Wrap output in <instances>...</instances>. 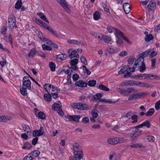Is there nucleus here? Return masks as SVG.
Instances as JSON below:
<instances>
[{
    "instance_id": "nucleus-4",
    "label": "nucleus",
    "mask_w": 160,
    "mask_h": 160,
    "mask_svg": "<svg viewBox=\"0 0 160 160\" xmlns=\"http://www.w3.org/2000/svg\"><path fill=\"white\" fill-rule=\"evenodd\" d=\"M138 81L134 80H125L122 82L121 85L122 86H137Z\"/></svg>"
},
{
    "instance_id": "nucleus-29",
    "label": "nucleus",
    "mask_w": 160,
    "mask_h": 160,
    "mask_svg": "<svg viewBox=\"0 0 160 160\" xmlns=\"http://www.w3.org/2000/svg\"><path fill=\"white\" fill-rule=\"evenodd\" d=\"M100 13L97 11H96L93 14V17L94 19L95 20H98L100 18Z\"/></svg>"
},
{
    "instance_id": "nucleus-23",
    "label": "nucleus",
    "mask_w": 160,
    "mask_h": 160,
    "mask_svg": "<svg viewBox=\"0 0 160 160\" xmlns=\"http://www.w3.org/2000/svg\"><path fill=\"white\" fill-rule=\"evenodd\" d=\"M40 152L38 150H34L30 153L33 158L37 157L40 154Z\"/></svg>"
},
{
    "instance_id": "nucleus-26",
    "label": "nucleus",
    "mask_w": 160,
    "mask_h": 160,
    "mask_svg": "<svg viewBox=\"0 0 160 160\" xmlns=\"http://www.w3.org/2000/svg\"><path fill=\"white\" fill-rule=\"evenodd\" d=\"M102 97V94L100 93L96 94L93 96V98L96 101L100 100Z\"/></svg>"
},
{
    "instance_id": "nucleus-59",
    "label": "nucleus",
    "mask_w": 160,
    "mask_h": 160,
    "mask_svg": "<svg viewBox=\"0 0 160 160\" xmlns=\"http://www.w3.org/2000/svg\"><path fill=\"white\" fill-rule=\"evenodd\" d=\"M118 92L121 94L124 95V96H127L126 90H125L123 89L119 88L118 89Z\"/></svg>"
},
{
    "instance_id": "nucleus-19",
    "label": "nucleus",
    "mask_w": 160,
    "mask_h": 160,
    "mask_svg": "<svg viewBox=\"0 0 160 160\" xmlns=\"http://www.w3.org/2000/svg\"><path fill=\"white\" fill-rule=\"evenodd\" d=\"M68 43L74 44L76 45H80L82 44L81 41L75 40H69L67 41Z\"/></svg>"
},
{
    "instance_id": "nucleus-9",
    "label": "nucleus",
    "mask_w": 160,
    "mask_h": 160,
    "mask_svg": "<svg viewBox=\"0 0 160 160\" xmlns=\"http://www.w3.org/2000/svg\"><path fill=\"white\" fill-rule=\"evenodd\" d=\"M123 8L125 13H128L131 10V7L130 5L128 3H125L123 5Z\"/></svg>"
},
{
    "instance_id": "nucleus-13",
    "label": "nucleus",
    "mask_w": 160,
    "mask_h": 160,
    "mask_svg": "<svg viewBox=\"0 0 160 160\" xmlns=\"http://www.w3.org/2000/svg\"><path fill=\"white\" fill-rule=\"evenodd\" d=\"M81 117L80 115L69 116H68V119L70 120H72L76 122H78Z\"/></svg>"
},
{
    "instance_id": "nucleus-51",
    "label": "nucleus",
    "mask_w": 160,
    "mask_h": 160,
    "mask_svg": "<svg viewBox=\"0 0 160 160\" xmlns=\"http://www.w3.org/2000/svg\"><path fill=\"white\" fill-rule=\"evenodd\" d=\"M131 118L133 120L132 123H133L138 122V116L136 115L131 116Z\"/></svg>"
},
{
    "instance_id": "nucleus-20",
    "label": "nucleus",
    "mask_w": 160,
    "mask_h": 160,
    "mask_svg": "<svg viewBox=\"0 0 160 160\" xmlns=\"http://www.w3.org/2000/svg\"><path fill=\"white\" fill-rule=\"evenodd\" d=\"M118 49L115 47L111 46L108 49V52L111 53H116L118 52Z\"/></svg>"
},
{
    "instance_id": "nucleus-41",
    "label": "nucleus",
    "mask_w": 160,
    "mask_h": 160,
    "mask_svg": "<svg viewBox=\"0 0 160 160\" xmlns=\"http://www.w3.org/2000/svg\"><path fill=\"white\" fill-rule=\"evenodd\" d=\"M27 89L23 87H22V88H20V90L21 94L23 95H27V93L26 90Z\"/></svg>"
},
{
    "instance_id": "nucleus-44",
    "label": "nucleus",
    "mask_w": 160,
    "mask_h": 160,
    "mask_svg": "<svg viewBox=\"0 0 160 160\" xmlns=\"http://www.w3.org/2000/svg\"><path fill=\"white\" fill-rule=\"evenodd\" d=\"M98 88L106 91H108L109 90V89L108 87L103 85H99L98 86Z\"/></svg>"
},
{
    "instance_id": "nucleus-14",
    "label": "nucleus",
    "mask_w": 160,
    "mask_h": 160,
    "mask_svg": "<svg viewBox=\"0 0 160 160\" xmlns=\"http://www.w3.org/2000/svg\"><path fill=\"white\" fill-rule=\"evenodd\" d=\"M45 29H47L49 32L56 37H58L57 32L54 30L50 26L48 25L47 27H46Z\"/></svg>"
},
{
    "instance_id": "nucleus-37",
    "label": "nucleus",
    "mask_w": 160,
    "mask_h": 160,
    "mask_svg": "<svg viewBox=\"0 0 160 160\" xmlns=\"http://www.w3.org/2000/svg\"><path fill=\"white\" fill-rule=\"evenodd\" d=\"M116 42L117 45L119 47H122L123 46V43L122 41L118 37L117 35H116Z\"/></svg>"
},
{
    "instance_id": "nucleus-22",
    "label": "nucleus",
    "mask_w": 160,
    "mask_h": 160,
    "mask_svg": "<svg viewBox=\"0 0 160 160\" xmlns=\"http://www.w3.org/2000/svg\"><path fill=\"white\" fill-rule=\"evenodd\" d=\"M16 24V21H12L11 19H8V25L10 28H13Z\"/></svg>"
},
{
    "instance_id": "nucleus-33",
    "label": "nucleus",
    "mask_w": 160,
    "mask_h": 160,
    "mask_svg": "<svg viewBox=\"0 0 160 160\" xmlns=\"http://www.w3.org/2000/svg\"><path fill=\"white\" fill-rule=\"evenodd\" d=\"M153 37L151 34H149L148 36H146L145 38V40L147 42H149L151 40H153Z\"/></svg>"
},
{
    "instance_id": "nucleus-31",
    "label": "nucleus",
    "mask_w": 160,
    "mask_h": 160,
    "mask_svg": "<svg viewBox=\"0 0 160 160\" xmlns=\"http://www.w3.org/2000/svg\"><path fill=\"white\" fill-rule=\"evenodd\" d=\"M81 110H88L90 109L92 107L86 104H82Z\"/></svg>"
},
{
    "instance_id": "nucleus-43",
    "label": "nucleus",
    "mask_w": 160,
    "mask_h": 160,
    "mask_svg": "<svg viewBox=\"0 0 160 160\" xmlns=\"http://www.w3.org/2000/svg\"><path fill=\"white\" fill-rule=\"evenodd\" d=\"M154 108H150L149 109L148 111L145 113V115L147 116H152L154 113Z\"/></svg>"
},
{
    "instance_id": "nucleus-27",
    "label": "nucleus",
    "mask_w": 160,
    "mask_h": 160,
    "mask_svg": "<svg viewBox=\"0 0 160 160\" xmlns=\"http://www.w3.org/2000/svg\"><path fill=\"white\" fill-rule=\"evenodd\" d=\"M22 2L21 0H18L15 4V8L17 9H19L21 7Z\"/></svg>"
},
{
    "instance_id": "nucleus-45",
    "label": "nucleus",
    "mask_w": 160,
    "mask_h": 160,
    "mask_svg": "<svg viewBox=\"0 0 160 160\" xmlns=\"http://www.w3.org/2000/svg\"><path fill=\"white\" fill-rule=\"evenodd\" d=\"M67 57V55L66 54H61L58 55V58H59L61 60L66 59Z\"/></svg>"
},
{
    "instance_id": "nucleus-1",
    "label": "nucleus",
    "mask_w": 160,
    "mask_h": 160,
    "mask_svg": "<svg viewBox=\"0 0 160 160\" xmlns=\"http://www.w3.org/2000/svg\"><path fill=\"white\" fill-rule=\"evenodd\" d=\"M135 127L132 128L128 130H125V133L128 135H132L131 139L133 141H135L137 140L140 136V135L138 133L137 130Z\"/></svg>"
},
{
    "instance_id": "nucleus-17",
    "label": "nucleus",
    "mask_w": 160,
    "mask_h": 160,
    "mask_svg": "<svg viewBox=\"0 0 160 160\" xmlns=\"http://www.w3.org/2000/svg\"><path fill=\"white\" fill-rule=\"evenodd\" d=\"M138 92L137 90L133 88H129L126 90L127 96L130 95L132 92L133 93H136Z\"/></svg>"
},
{
    "instance_id": "nucleus-32",
    "label": "nucleus",
    "mask_w": 160,
    "mask_h": 160,
    "mask_svg": "<svg viewBox=\"0 0 160 160\" xmlns=\"http://www.w3.org/2000/svg\"><path fill=\"white\" fill-rule=\"evenodd\" d=\"M143 127L142 123L137 126L135 127V128L137 130L138 133L140 136L141 134L142 131L139 129V128H142Z\"/></svg>"
},
{
    "instance_id": "nucleus-42",
    "label": "nucleus",
    "mask_w": 160,
    "mask_h": 160,
    "mask_svg": "<svg viewBox=\"0 0 160 160\" xmlns=\"http://www.w3.org/2000/svg\"><path fill=\"white\" fill-rule=\"evenodd\" d=\"M105 42L109 43L111 41V37H109L107 36L104 35L103 40Z\"/></svg>"
},
{
    "instance_id": "nucleus-35",
    "label": "nucleus",
    "mask_w": 160,
    "mask_h": 160,
    "mask_svg": "<svg viewBox=\"0 0 160 160\" xmlns=\"http://www.w3.org/2000/svg\"><path fill=\"white\" fill-rule=\"evenodd\" d=\"M145 76V79L150 78V79H156L158 77V76L155 75H152L149 74H144Z\"/></svg>"
},
{
    "instance_id": "nucleus-56",
    "label": "nucleus",
    "mask_w": 160,
    "mask_h": 160,
    "mask_svg": "<svg viewBox=\"0 0 160 160\" xmlns=\"http://www.w3.org/2000/svg\"><path fill=\"white\" fill-rule=\"evenodd\" d=\"M32 136L34 137H37L41 136L40 134L39 133L37 130H34L32 133Z\"/></svg>"
},
{
    "instance_id": "nucleus-40",
    "label": "nucleus",
    "mask_w": 160,
    "mask_h": 160,
    "mask_svg": "<svg viewBox=\"0 0 160 160\" xmlns=\"http://www.w3.org/2000/svg\"><path fill=\"white\" fill-rule=\"evenodd\" d=\"M45 43H47L48 44L52 46L54 48H58V46L57 44H55V43L52 42V41L48 39V41H46V42Z\"/></svg>"
},
{
    "instance_id": "nucleus-15",
    "label": "nucleus",
    "mask_w": 160,
    "mask_h": 160,
    "mask_svg": "<svg viewBox=\"0 0 160 160\" xmlns=\"http://www.w3.org/2000/svg\"><path fill=\"white\" fill-rule=\"evenodd\" d=\"M106 29L108 30L109 33H111L112 32L113 30H114L117 34H118V31H120L119 30L109 25L107 26Z\"/></svg>"
},
{
    "instance_id": "nucleus-39",
    "label": "nucleus",
    "mask_w": 160,
    "mask_h": 160,
    "mask_svg": "<svg viewBox=\"0 0 160 160\" xmlns=\"http://www.w3.org/2000/svg\"><path fill=\"white\" fill-rule=\"evenodd\" d=\"M42 49L44 50L50 51L52 50V48L51 47L45 44H42Z\"/></svg>"
},
{
    "instance_id": "nucleus-53",
    "label": "nucleus",
    "mask_w": 160,
    "mask_h": 160,
    "mask_svg": "<svg viewBox=\"0 0 160 160\" xmlns=\"http://www.w3.org/2000/svg\"><path fill=\"white\" fill-rule=\"evenodd\" d=\"M66 70L65 72L66 74H68L70 73H72L73 72L71 68H69L68 67H66Z\"/></svg>"
},
{
    "instance_id": "nucleus-61",
    "label": "nucleus",
    "mask_w": 160,
    "mask_h": 160,
    "mask_svg": "<svg viewBox=\"0 0 160 160\" xmlns=\"http://www.w3.org/2000/svg\"><path fill=\"white\" fill-rule=\"evenodd\" d=\"M155 108L156 110H158L160 108V100L158 101L155 103Z\"/></svg>"
},
{
    "instance_id": "nucleus-24",
    "label": "nucleus",
    "mask_w": 160,
    "mask_h": 160,
    "mask_svg": "<svg viewBox=\"0 0 160 160\" xmlns=\"http://www.w3.org/2000/svg\"><path fill=\"white\" fill-rule=\"evenodd\" d=\"M51 85L49 83L46 84L44 86V89L48 93H49L51 89Z\"/></svg>"
},
{
    "instance_id": "nucleus-5",
    "label": "nucleus",
    "mask_w": 160,
    "mask_h": 160,
    "mask_svg": "<svg viewBox=\"0 0 160 160\" xmlns=\"http://www.w3.org/2000/svg\"><path fill=\"white\" fill-rule=\"evenodd\" d=\"M78 152V151H75L73 153L74 156H70L69 160H80L82 158V155Z\"/></svg>"
},
{
    "instance_id": "nucleus-49",
    "label": "nucleus",
    "mask_w": 160,
    "mask_h": 160,
    "mask_svg": "<svg viewBox=\"0 0 160 160\" xmlns=\"http://www.w3.org/2000/svg\"><path fill=\"white\" fill-rule=\"evenodd\" d=\"M78 62V59H72L70 61V64L72 66H75L77 64Z\"/></svg>"
},
{
    "instance_id": "nucleus-8",
    "label": "nucleus",
    "mask_w": 160,
    "mask_h": 160,
    "mask_svg": "<svg viewBox=\"0 0 160 160\" xmlns=\"http://www.w3.org/2000/svg\"><path fill=\"white\" fill-rule=\"evenodd\" d=\"M144 58L142 57H139L135 61L134 66H137L145 64L144 62Z\"/></svg>"
},
{
    "instance_id": "nucleus-16",
    "label": "nucleus",
    "mask_w": 160,
    "mask_h": 160,
    "mask_svg": "<svg viewBox=\"0 0 160 160\" xmlns=\"http://www.w3.org/2000/svg\"><path fill=\"white\" fill-rule=\"evenodd\" d=\"M36 53H37V51L36 50V48H32L31 49L30 52L28 53V58H33Z\"/></svg>"
},
{
    "instance_id": "nucleus-28",
    "label": "nucleus",
    "mask_w": 160,
    "mask_h": 160,
    "mask_svg": "<svg viewBox=\"0 0 160 160\" xmlns=\"http://www.w3.org/2000/svg\"><path fill=\"white\" fill-rule=\"evenodd\" d=\"M137 86H139L140 87H145L147 88H149L150 87V86L148 83H142L138 81Z\"/></svg>"
},
{
    "instance_id": "nucleus-21",
    "label": "nucleus",
    "mask_w": 160,
    "mask_h": 160,
    "mask_svg": "<svg viewBox=\"0 0 160 160\" xmlns=\"http://www.w3.org/2000/svg\"><path fill=\"white\" fill-rule=\"evenodd\" d=\"M117 139L116 138H110L108 140V142L112 145H114L117 144Z\"/></svg>"
},
{
    "instance_id": "nucleus-55",
    "label": "nucleus",
    "mask_w": 160,
    "mask_h": 160,
    "mask_svg": "<svg viewBox=\"0 0 160 160\" xmlns=\"http://www.w3.org/2000/svg\"><path fill=\"white\" fill-rule=\"evenodd\" d=\"M147 139L148 141L149 142H153L155 141V138L153 136H147Z\"/></svg>"
},
{
    "instance_id": "nucleus-58",
    "label": "nucleus",
    "mask_w": 160,
    "mask_h": 160,
    "mask_svg": "<svg viewBox=\"0 0 160 160\" xmlns=\"http://www.w3.org/2000/svg\"><path fill=\"white\" fill-rule=\"evenodd\" d=\"M149 52H150L148 50L146 51L141 53V57H142L143 58L145 57L148 55Z\"/></svg>"
},
{
    "instance_id": "nucleus-47",
    "label": "nucleus",
    "mask_w": 160,
    "mask_h": 160,
    "mask_svg": "<svg viewBox=\"0 0 160 160\" xmlns=\"http://www.w3.org/2000/svg\"><path fill=\"white\" fill-rule=\"evenodd\" d=\"M44 98L48 102L50 101L52 99L51 95L50 93L45 94L44 95Z\"/></svg>"
},
{
    "instance_id": "nucleus-54",
    "label": "nucleus",
    "mask_w": 160,
    "mask_h": 160,
    "mask_svg": "<svg viewBox=\"0 0 160 160\" xmlns=\"http://www.w3.org/2000/svg\"><path fill=\"white\" fill-rule=\"evenodd\" d=\"M80 60L81 62L84 64L85 65L88 64L87 61L84 56H82L80 58Z\"/></svg>"
},
{
    "instance_id": "nucleus-30",
    "label": "nucleus",
    "mask_w": 160,
    "mask_h": 160,
    "mask_svg": "<svg viewBox=\"0 0 160 160\" xmlns=\"http://www.w3.org/2000/svg\"><path fill=\"white\" fill-rule=\"evenodd\" d=\"M49 67L51 71L52 72H54L55 70L56 66L55 63L54 62H51L49 63Z\"/></svg>"
},
{
    "instance_id": "nucleus-38",
    "label": "nucleus",
    "mask_w": 160,
    "mask_h": 160,
    "mask_svg": "<svg viewBox=\"0 0 160 160\" xmlns=\"http://www.w3.org/2000/svg\"><path fill=\"white\" fill-rule=\"evenodd\" d=\"M32 147L30 143L28 142H26L24 144V146L22 147L23 149H30Z\"/></svg>"
},
{
    "instance_id": "nucleus-60",
    "label": "nucleus",
    "mask_w": 160,
    "mask_h": 160,
    "mask_svg": "<svg viewBox=\"0 0 160 160\" xmlns=\"http://www.w3.org/2000/svg\"><path fill=\"white\" fill-rule=\"evenodd\" d=\"M25 131L27 132L28 134L30 132V128L27 125H24L23 127Z\"/></svg>"
},
{
    "instance_id": "nucleus-3",
    "label": "nucleus",
    "mask_w": 160,
    "mask_h": 160,
    "mask_svg": "<svg viewBox=\"0 0 160 160\" xmlns=\"http://www.w3.org/2000/svg\"><path fill=\"white\" fill-rule=\"evenodd\" d=\"M22 87L27 89L30 90L31 88V82L29 79L28 77H24L22 79Z\"/></svg>"
},
{
    "instance_id": "nucleus-11",
    "label": "nucleus",
    "mask_w": 160,
    "mask_h": 160,
    "mask_svg": "<svg viewBox=\"0 0 160 160\" xmlns=\"http://www.w3.org/2000/svg\"><path fill=\"white\" fill-rule=\"evenodd\" d=\"M76 86L81 87H86L87 86L88 83L85 82L82 80H79L76 82L75 84Z\"/></svg>"
},
{
    "instance_id": "nucleus-10",
    "label": "nucleus",
    "mask_w": 160,
    "mask_h": 160,
    "mask_svg": "<svg viewBox=\"0 0 160 160\" xmlns=\"http://www.w3.org/2000/svg\"><path fill=\"white\" fill-rule=\"evenodd\" d=\"M143 95L142 92L138 93L136 94H133L131 95L128 98V100L131 101L133 99H136L140 97L141 96Z\"/></svg>"
},
{
    "instance_id": "nucleus-7",
    "label": "nucleus",
    "mask_w": 160,
    "mask_h": 160,
    "mask_svg": "<svg viewBox=\"0 0 160 160\" xmlns=\"http://www.w3.org/2000/svg\"><path fill=\"white\" fill-rule=\"evenodd\" d=\"M35 32L41 41H43L44 43H45L46 42V41H48V39L42 36V33L41 32L37 30H36Z\"/></svg>"
},
{
    "instance_id": "nucleus-6",
    "label": "nucleus",
    "mask_w": 160,
    "mask_h": 160,
    "mask_svg": "<svg viewBox=\"0 0 160 160\" xmlns=\"http://www.w3.org/2000/svg\"><path fill=\"white\" fill-rule=\"evenodd\" d=\"M68 54L69 57L71 58H72L75 57H76V58L79 57V54L75 50H72V49H69L68 51Z\"/></svg>"
},
{
    "instance_id": "nucleus-63",
    "label": "nucleus",
    "mask_w": 160,
    "mask_h": 160,
    "mask_svg": "<svg viewBox=\"0 0 160 160\" xmlns=\"http://www.w3.org/2000/svg\"><path fill=\"white\" fill-rule=\"evenodd\" d=\"M28 50H23L22 51V52L23 53V54L24 56L26 57V58H28Z\"/></svg>"
},
{
    "instance_id": "nucleus-50",
    "label": "nucleus",
    "mask_w": 160,
    "mask_h": 160,
    "mask_svg": "<svg viewBox=\"0 0 160 160\" xmlns=\"http://www.w3.org/2000/svg\"><path fill=\"white\" fill-rule=\"evenodd\" d=\"M138 67H139V71L141 72H143L146 70L145 65V64H143L142 65H139Z\"/></svg>"
},
{
    "instance_id": "nucleus-64",
    "label": "nucleus",
    "mask_w": 160,
    "mask_h": 160,
    "mask_svg": "<svg viewBox=\"0 0 160 160\" xmlns=\"http://www.w3.org/2000/svg\"><path fill=\"white\" fill-rule=\"evenodd\" d=\"M126 71L125 66H124L121 68V70L119 71L118 73L120 74H121L124 73Z\"/></svg>"
},
{
    "instance_id": "nucleus-25",
    "label": "nucleus",
    "mask_w": 160,
    "mask_h": 160,
    "mask_svg": "<svg viewBox=\"0 0 160 160\" xmlns=\"http://www.w3.org/2000/svg\"><path fill=\"white\" fill-rule=\"evenodd\" d=\"M37 15L44 21L47 22L48 23H49L45 15L43 13L39 12L37 13Z\"/></svg>"
},
{
    "instance_id": "nucleus-52",
    "label": "nucleus",
    "mask_w": 160,
    "mask_h": 160,
    "mask_svg": "<svg viewBox=\"0 0 160 160\" xmlns=\"http://www.w3.org/2000/svg\"><path fill=\"white\" fill-rule=\"evenodd\" d=\"M38 117L40 119H44L45 118V115L42 112H40L38 114Z\"/></svg>"
},
{
    "instance_id": "nucleus-18",
    "label": "nucleus",
    "mask_w": 160,
    "mask_h": 160,
    "mask_svg": "<svg viewBox=\"0 0 160 160\" xmlns=\"http://www.w3.org/2000/svg\"><path fill=\"white\" fill-rule=\"evenodd\" d=\"M73 149L75 151L78 152V153H82L81 150L80 148V145L79 144L77 143H75L73 145Z\"/></svg>"
},
{
    "instance_id": "nucleus-46",
    "label": "nucleus",
    "mask_w": 160,
    "mask_h": 160,
    "mask_svg": "<svg viewBox=\"0 0 160 160\" xmlns=\"http://www.w3.org/2000/svg\"><path fill=\"white\" fill-rule=\"evenodd\" d=\"M143 126L147 127L148 128H150L151 124L149 121L146 120L142 123Z\"/></svg>"
},
{
    "instance_id": "nucleus-2",
    "label": "nucleus",
    "mask_w": 160,
    "mask_h": 160,
    "mask_svg": "<svg viewBox=\"0 0 160 160\" xmlns=\"http://www.w3.org/2000/svg\"><path fill=\"white\" fill-rule=\"evenodd\" d=\"M52 109L56 110L59 115L61 116L63 115L64 113L61 108V103L60 102H56L52 105Z\"/></svg>"
},
{
    "instance_id": "nucleus-57",
    "label": "nucleus",
    "mask_w": 160,
    "mask_h": 160,
    "mask_svg": "<svg viewBox=\"0 0 160 160\" xmlns=\"http://www.w3.org/2000/svg\"><path fill=\"white\" fill-rule=\"evenodd\" d=\"M135 59V58L132 57H130L128 59V63L130 65L132 64L134 61Z\"/></svg>"
},
{
    "instance_id": "nucleus-36",
    "label": "nucleus",
    "mask_w": 160,
    "mask_h": 160,
    "mask_svg": "<svg viewBox=\"0 0 160 160\" xmlns=\"http://www.w3.org/2000/svg\"><path fill=\"white\" fill-rule=\"evenodd\" d=\"M118 35H119L122 38L125 40L127 42H128V43H130V42L129 41L127 38L123 34L122 32L121 31H118Z\"/></svg>"
},
{
    "instance_id": "nucleus-34",
    "label": "nucleus",
    "mask_w": 160,
    "mask_h": 160,
    "mask_svg": "<svg viewBox=\"0 0 160 160\" xmlns=\"http://www.w3.org/2000/svg\"><path fill=\"white\" fill-rule=\"evenodd\" d=\"M100 101L102 102H105L109 104H112L115 103V102L112 101V100L110 99H100Z\"/></svg>"
},
{
    "instance_id": "nucleus-12",
    "label": "nucleus",
    "mask_w": 160,
    "mask_h": 160,
    "mask_svg": "<svg viewBox=\"0 0 160 160\" xmlns=\"http://www.w3.org/2000/svg\"><path fill=\"white\" fill-rule=\"evenodd\" d=\"M156 3L153 0H152L149 2L147 8L150 11L154 10L156 8Z\"/></svg>"
},
{
    "instance_id": "nucleus-48",
    "label": "nucleus",
    "mask_w": 160,
    "mask_h": 160,
    "mask_svg": "<svg viewBox=\"0 0 160 160\" xmlns=\"http://www.w3.org/2000/svg\"><path fill=\"white\" fill-rule=\"evenodd\" d=\"M96 81L94 80H90L88 82V85L91 87L94 86L96 84Z\"/></svg>"
},
{
    "instance_id": "nucleus-62",
    "label": "nucleus",
    "mask_w": 160,
    "mask_h": 160,
    "mask_svg": "<svg viewBox=\"0 0 160 160\" xmlns=\"http://www.w3.org/2000/svg\"><path fill=\"white\" fill-rule=\"evenodd\" d=\"M33 159L32 156L29 153L24 158L23 160H32Z\"/></svg>"
}]
</instances>
